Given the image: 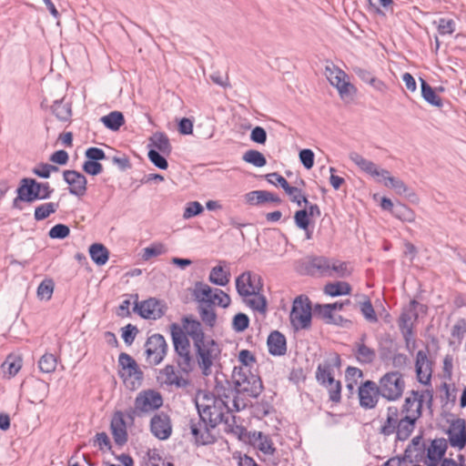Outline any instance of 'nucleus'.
Wrapping results in <instances>:
<instances>
[{"mask_svg": "<svg viewBox=\"0 0 466 466\" xmlns=\"http://www.w3.org/2000/svg\"><path fill=\"white\" fill-rule=\"evenodd\" d=\"M33 187L35 201L48 199L54 192V188L51 187L48 182H38L35 179Z\"/></svg>", "mask_w": 466, "mask_h": 466, "instance_id": "obj_46", "label": "nucleus"}, {"mask_svg": "<svg viewBox=\"0 0 466 466\" xmlns=\"http://www.w3.org/2000/svg\"><path fill=\"white\" fill-rule=\"evenodd\" d=\"M101 122L111 130H117L124 124V116L118 111H113L101 117Z\"/></svg>", "mask_w": 466, "mask_h": 466, "instance_id": "obj_43", "label": "nucleus"}, {"mask_svg": "<svg viewBox=\"0 0 466 466\" xmlns=\"http://www.w3.org/2000/svg\"><path fill=\"white\" fill-rule=\"evenodd\" d=\"M314 311L328 324L340 325L343 321L342 317L334 313L328 304L315 305Z\"/></svg>", "mask_w": 466, "mask_h": 466, "instance_id": "obj_35", "label": "nucleus"}, {"mask_svg": "<svg viewBox=\"0 0 466 466\" xmlns=\"http://www.w3.org/2000/svg\"><path fill=\"white\" fill-rule=\"evenodd\" d=\"M424 401H427L429 406L431 405L432 394L431 391H410V395L405 399L400 414L409 416L418 420L421 416V409Z\"/></svg>", "mask_w": 466, "mask_h": 466, "instance_id": "obj_13", "label": "nucleus"}, {"mask_svg": "<svg viewBox=\"0 0 466 466\" xmlns=\"http://www.w3.org/2000/svg\"><path fill=\"white\" fill-rule=\"evenodd\" d=\"M54 281L50 279H44L37 288V297L40 299L49 300L54 292Z\"/></svg>", "mask_w": 466, "mask_h": 466, "instance_id": "obj_52", "label": "nucleus"}, {"mask_svg": "<svg viewBox=\"0 0 466 466\" xmlns=\"http://www.w3.org/2000/svg\"><path fill=\"white\" fill-rule=\"evenodd\" d=\"M351 273V268L345 261L329 258L327 278H346Z\"/></svg>", "mask_w": 466, "mask_h": 466, "instance_id": "obj_34", "label": "nucleus"}, {"mask_svg": "<svg viewBox=\"0 0 466 466\" xmlns=\"http://www.w3.org/2000/svg\"><path fill=\"white\" fill-rule=\"evenodd\" d=\"M416 372L418 380L422 384H428L431 378V363L427 352L419 350L416 357Z\"/></svg>", "mask_w": 466, "mask_h": 466, "instance_id": "obj_26", "label": "nucleus"}, {"mask_svg": "<svg viewBox=\"0 0 466 466\" xmlns=\"http://www.w3.org/2000/svg\"><path fill=\"white\" fill-rule=\"evenodd\" d=\"M1 368L4 373L8 375V378H12L21 370L22 359L19 356L10 354L6 357L5 360L1 365Z\"/></svg>", "mask_w": 466, "mask_h": 466, "instance_id": "obj_38", "label": "nucleus"}, {"mask_svg": "<svg viewBox=\"0 0 466 466\" xmlns=\"http://www.w3.org/2000/svg\"><path fill=\"white\" fill-rule=\"evenodd\" d=\"M341 365L340 357L337 353H332L323 362L319 363L317 371V381L326 387L329 393L330 400L338 402L340 400L341 384L336 380L333 376V369H339Z\"/></svg>", "mask_w": 466, "mask_h": 466, "instance_id": "obj_4", "label": "nucleus"}, {"mask_svg": "<svg viewBox=\"0 0 466 466\" xmlns=\"http://www.w3.org/2000/svg\"><path fill=\"white\" fill-rule=\"evenodd\" d=\"M238 361L241 364L238 368H248L251 370L256 363V359L249 350H242L238 353Z\"/></svg>", "mask_w": 466, "mask_h": 466, "instance_id": "obj_58", "label": "nucleus"}, {"mask_svg": "<svg viewBox=\"0 0 466 466\" xmlns=\"http://www.w3.org/2000/svg\"><path fill=\"white\" fill-rule=\"evenodd\" d=\"M230 276L227 261L220 260L217 266L210 269L208 281L216 286L225 287L229 283Z\"/></svg>", "mask_w": 466, "mask_h": 466, "instance_id": "obj_25", "label": "nucleus"}, {"mask_svg": "<svg viewBox=\"0 0 466 466\" xmlns=\"http://www.w3.org/2000/svg\"><path fill=\"white\" fill-rule=\"evenodd\" d=\"M198 313L201 320L210 328L214 327L217 321V313L213 307L198 305Z\"/></svg>", "mask_w": 466, "mask_h": 466, "instance_id": "obj_49", "label": "nucleus"}, {"mask_svg": "<svg viewBox=\"0 0 466 466\" xmlns=\"http://www.w3.org/2000/svg\"><path fill=\"white\" fill-rule=\"evenodd\" d=\"M267 345L268 351L273 356H282L287 351L285 336L278 330L272 331L268 337Z\"/></svg>", "mask_w": 466, "mask_h": 466, "instance_id": "obj_30", "label": "nucleus"}, {"mask_svg": "<svg viewBox=\"0 0 466 466\" xmlns=\"http://www.w3.org/2000/svg\"><path fill=\"white\" fill-rule=\"evenodd\" d=\"M147 466H174V464L164 459L158 450L151 449L147 451Z\"/></svg>", "mask_w": 466, "mask_h": 466, "instance_id": "obj_51", "label": "nucleus"}, {"mask_svg": "<svg viewBox=\"0 0 466 466\" xmlns=\"http://www.w3.org/2000/svg\"><path fill=\"white\" fill-rule=\"evenodd\" d=\"M236 289L243 301L252 309L265 312L267 301L260 294V277L251 271H245L236 279Z\"/></svg>", "mask_w": 466, "mask_h": 466, "instance_id": "obj_2", "label": "nucleus"}, {"mask_svg": "<svg viewBox=\"0 0 466 466\" xmlns=\"http://www.w3.org/2000/svg\"><path fill=\"white\" fill-rule=\"evenodd\" d=\"M174 326H176L177 329H179L185 334L187 339L188 337L191 338L193 346L210 339L205 336L202 325L198 320L190 318H185L183 319V329L177 327L176 324H173L171 327V331L173 330Z\"/></svg>", "mask_w": 466, "mask_h": 466, "instance_id": "obj_21", "label": "nucleus"}, {"mask_svg": "<svg viewBox=\"0 0 466 466\" xmlns=\"http://www.w3.org/2000/svg\"><path fill=\"white\" fill-rule=\"evenodd\" d=\"M232 379L235 390L251 398H257L263 386L259 376L248 368H234Z\"/></svg>", "mask_w": 466, "mask_h": 466, "instance_id": "obj_8", "label": "nucleus"}, {"mask_svg": "<svg viewBox=\"0 0 466 466\" xmlns=\"http://www.w3.org/2000/svg\"><path fill=\"white\" fill-rule=\"evenodd\" d=\"M286 194L289 197L290 200L296 203L298 206H301L302 203L305 205L309 204L308 198L302 195L301 190L296 187H292L290 185L288 186L285 189Z\"/></svg>", "mask_w": 466, "mask_h": 466, "instance_id": "obj_55", "label": "nucleus"}, {"mask_svg": "<svg viewBox=\"0 0 466 466\" xmlns=\"http://www.w3.org/2000/svg\"><path fill=\"white\" fill-rule=\"evenodd\" d=\"M149 426L153 436L160 441L167 440L172 434L170 417L163 411L156 413L151 418Z\"/></svg>", "mask_w": 466, "mask_h": 466, "instance_id": "obj_18", "label": "nucleus"}, {"mask_svg": "<svg viewBox=\"0 0 466 466\" xmlns=\"http://www.w3.org/2000/svg\"><path fill=\"white\" fill-rule=\"evenodd\" d=\"M59 208L58 202H46L35 208L34 218L36 221L47 218L50 215L56 212Z\"/></svg>", "mask_w": 466, "mask_h": 466, "instance_id": "obj_41", "label": "nucleus"}, {"mask_svg": "<svg viewBox=\"0 0 466 466\" xmlns=\"http://www.w3.org/2000/svg\"><path fill=\"white\" fill-rule=\"evenodd\" d=\"M149 141L148 147H152L151 149H156L164 155H168L171 152L169 139L164 133H155Z\"/></svg>", "mask_w": 466, "mask_h": 466, "instance_id": "obj_37", "label": "nucleus"}, {"mask_svg": "<svg viewBox=\"0 0 466 466\" xmlns=\"http://www.w3.org/2000/svg\"><path fill=\"white\" fill-rule=\"evenodd\" d=\"M325 75L329 83L335 86L342 99L350 96L356 92L353 85L348 80L346 73L332 63L325 66Z\"/></svg>", "mask_w": 466, "mask_h": 466, "instance_id": "obj_14", "label": "nucleus"}, {"mask_svg": "<svg viewBox=\"0 0 466 466\" xmlns=\"http://www.w3.org/2000/svg\"><path fill=\"white\" fill-rule=\"evenodd\" d=\"M34 185L35 179L30 177H24L20 180L16 188V197L13 200V208L21 209V202L33 203L35 202L34 197Z\"/></svg>", "mask_w": 466, "mask_h": 466, "instance_id": "obj_22", "label": "nucleus"}, {"mask_svg": "<svg viewBox=\"0 0 466 466\" xmlns=\"http://www.w3.org/2000/svg\"><path fill=\"white\" fill-rule=\"evenodd\" d=\"M172 340L176 353L177 369L173 365H166L158 371L157 381L162 386L180 389L189 385L188 375L195 369V359L191 352L189 339L185 334L174 326Z\"/></svg>", "mask_w": 466, "mask_h": 466, "instance_id": "obj_1", "label": "nucleus"}, {"mask_svg": "<svg viewBox=\"0 0 466 466\" xmlns=\"http://www.w3.org/2000/svg\"><path fill=\"white\" fill-rule=\"evenodd\" d=\"M111 431L115 441L117 444H123L127 440V433L126 430V422L124 414L121 411H116L111 420Z\"/></svg>", "mask_w": 466, "mask_h": 466, "instance_id": "obj_29", "label": "nucleus"}, {"mask_svg": "<svg viewBox=\"0 0 466 466\" xmlns=\"http://www.w3.org/2000/svg\"><path fill=\"white\" fill-rule=\"evenodd\" d=\"M420 86L421 96L423 99L431 106L441 107L443 105L441 98L436 94L434 89L422 78H420Z\"/></svg>", "mask_w": 466, "mask_h": 466, "instance_id": "obj_39", "label": "nucleus"}, {"mask_svg": "<svg viewBox=\"0 0 466 466\" xmlns=\"http://www.w3.org/2000/svg\"><path fill=\"white\" fill-rule=\"evenodd\" d=\"M424 451V443L420 436L414 437L411 440L410 444L405 450V459H410L411 461L412 458H417L421 455Z\"/></svg>", "mask_w": 466, "mask_h": 466, "instance_id": "obj_45", "label": "nucleus"}, {"mask_svg": "<svg viewBox=\"0 0 466 466\" xmlns=\"http://www.w3.org/2000/svg\"><path fill=\"white\" fill-rule=\"evenodd\" d=\"M192 295L198 304L213 308L218 306L227 309L231 303V299L228 293L220 289H214L203 281L195 283Z\"/></svg>", "mask_w": 466, "mask_h": 466, "instance_id": "obj_7", "label": "nucleus"}, {"mask_svg": "<svg viewBox=\"0 0 466 466\" xmlns=\"http://www.w3.org/2000/svg\"><path fill=\"white\" fill-rule=\"evenodd\" d=\"M356 348V357L360 362L371 363L375 360V350L366 346L363 342L357 343Z\"/></svg>", "mask_w": 466, "mask_h": 466, "instance_id": "obj_44", "label": "nucleus"}, {"mask_svg": "<svg viewBox=\"0 0 466 466\" xmlns=\"http://www.w3.org/2000/svg\"><path fill=\"white\" fill-rule=\"evenodd\" d=\"M434 24L440 35H451L455 31V22L452 19L440 18Z\"/></svg>", "mask_w": 466, "mask_h": 466, "instance_id": "obj_56", "label": "nucleus"}, {"mask_svg": "<svg viewBox=\"0 0 466 466\" xmlns=\"http://www.w3.org/2000/svg\"><path fill=\"white\" fill-rule=\"evenodd\" d=\"M350 290V286L343 281L330 282L324 287L325 294L331 297L347 295Z\"/></svg>", "mask_w": 466, "mask_h": 466, "instance_id": "obj_42", "label": "nucleus"}, {"mask_svg": "<svg viewBox=\"0 0 466 466\" xmlns=\"http://www.w3.org/2000/svg\"><path fill=\"white\" fill-rule=\"evenodd\" d=\"M165 309L161 301L151 298L142 302L136 303L134 310L144 319H157L164 315Z\"/></svg>", "mask_w": 466, "mask_h": 466, "instance_id": "obj_20", "label": "nucleus"}, {"mask_svg": "<svg viewBox=\"0 0 466 466\" xmlns=\"http://www.w3.org/2000/svg\"><path fill=\"white\" fill-rule=\"evenodd\" d=\"M312 307L308 297L299 296L293 301L290 322L295 329H306L310 327Z\"/></svg>", "mask_w": 466, "mask_h": 466, "instance_id": "obj_11", "label": "nucleus"}, {"mask_svg": "<svg viewBox=\"0 0 466 466\" xmlns=\"http://www.w3.org/2000/svg\"><path fill=\"white\" fill-rule=\"evenodd\" d=\"M203 210H204V208L199 202H198V201L189 202L184 210L183 218L189 219L195 216L201 214L203 212Z\"/></svg>", "mask_w": 466, "mask_h": 466, "instance_id": "obj_63", "label": "nucleus"}, {"mask_svg": "<svg viewBox=\"0 0 466 466\" xmlns=\"http://www.w3.org/2000/svg\"><path fill=\"white\" fill-rule=\"evenodd\" d=\"M360 311L368 321L371 323L378 321L377 315L370 300L367 299L360 304Z\"/></svg>", "mask_w": 466, "mask_h": 466, "instance_id": "obj_60", "label": "nucleus"}, {"mask_svg": "<svg viewBox=\"0 0 466 466\" xmlns=\"http://www.w3.org/2000/svg\"><path fill=\"white\" fill-rule=\"evenodd\" d=\"M417 420L406 415H400L397 407L389 406L386 410V419L380 427V432L385 436L396 433L400 441L407 440L415 428Z\"/></svg>", "mask_w": 466, "mask_h": 466, "instance_id": "obj_3", "label": "nucleus"}, {"mask_svg": "<svg viewBox=\"0 0 466 466\" xmlns=\"http://www.w3.org/2000/svg\"><path fill=\"white\" fill-rule=\"evenodd\" d=\"M147 157L149 160L158 168L167 169L168 163L167 159L156 149H149Z\"/></svg>", "mask_w": 466, "mask_h": 466, "instance_id": "obj_62", "label": "nucleus"}, {"mask_svg": "<svg viewBox=\"0 0 466 466\" xmlns=\"http://www.w3.org/2000/svg\"><path fill=\"white\" fill-rule=\"evenodd\" d=\"M246 201L250 205H260L265 202L280 203V198L266 190H254L245 196Z\"/></svg>", "mask_w": 466, "mask_h": 466, "instance_id": "obj_32", "label": "nucleus"}, {"mask_svg": "<svg viewBox=\"0 0 466 466\" xmlns=\"http://www.w3.org/2000/svg\"><path fill=\"white\" fill-rule=\"evenodd\" d=\"M392 214L395 218L405 222H413L415 220V213L408 206L398 204L392 209Z\"/></svg>", "mask_w": 466, "mask_h": 466, "instance_id": "obj_48", "label": "nucleus"}, {"mask_svg": "<svg viewBox=\"0 0 466 466\" xmlns=\"http://www.w3.org/2000/svg\"><path fill=\"white\" fill-rule=\"evenodd\" d=\"M145 347L147 360L152 365L159 364L167 354V345L164 337L160 334L150 336Z\"/></svg>", "mask_w": 466, "mask_h": 466, "instance_id": "obj_16", "label": "nucleus"}, {"mask_svg": "<svg viewBox=\"0 0 466 466\" xmlns=\"http://www.w3.org/2000/svg\"><path fill=\"white\" fill-rule=\"evenodd\" d=\"M378 386L382 398L395 401L401 398L406 385L401 373L390 371L380 379Z\"/></svg>", "mask_w": 466, "mask_h": 466, "instance_id": "obj_10", "label": "nucleus"}, {"mask_svg": "<svg viewBox=\"0 0 466 466\" xmlns=\"http://www.w3.org/2000/svg\"><path fill=\"white\" fill-rule=\"evenodd\" d=\"M360 405L364 409H373L379 401L380 390L378 384L372 380H366L359 387Z\"/></svg>", "mask_w": 466, "mask_h": 466, "instance_id": "obj_19", "label": "nucleus"}, {"mask_svg": "<svg viewBox=\"0 0 466 466\" xmlns=\"http://www.w3.org/2000/svg\"><path fill=\"white\" fill-rule=\"evenodd\" d=\"M70 234V229L66 225L56 224L52 227L48 232L51 238L64 239Z\"/></svg>", "mask_w": 466, "mask_h": 466, "instance_id": "obj_57", "label": "nucleus"}, {"mask_svg": "<svg viewBox=\"0 0 466 466\" xmlns=\"http://www.w3.org/2000/svg\"><path fill=\"white\" fill-rule=\"evenodd\" d=\"M65 181L69 185V193L82 197L86 191V177L76 170H65L63 173Z\"/></svg>", "mask_w": 466, "mask_h": 466, "instance_id": "obj_23", "label": "nucleus"}, {"mask_svg": "<svg viewBox=\"0 0 466 466\" xmlns=\"http://www.w3.org/2000/svg\"><path fill=\"white\" fill-rule=\"evenodd\" d=\"M89 254L92 260L98 266L105 265L108 260V250L99 243H95L89 248Z\"/></svg>", "mask_w": 466, "mask_h": 466, "instance_id": "obj_40", "label": "nucleus"}, {"mask_svg": "<svg viewBox=\"0 0 466 466\" xmlns=\"http://www.w3.org/2000/svg\"><path fill=\"white\" fill-rule=\"evenodd\" d=\"M350 159L363 172L372 177L376 182L388 186L391 175L389 170L380 168L374 162L363 157L357 152L350 154Z\"/></svg>", "mask_w": 466, "mask_h": 466, "instance_id": "obj_15", "label": "nucleus"}, {"mask_svg": "<svg viewBox=\"0 0 466 466\" xmlns=\"http://www.w3.org/2000/svg\"><path fill=\"white\" fill-rule=\"evenodd\" d=\"M53 171H58V167L49 164H40L32 170L33 174L42 178H48Z\"/></svg>", "mask_w": 466, "mask_h": 466, "instance_id": "obj_64", "label": "nucleus"}, {"mask_svg": "<svg viewBox=\"0 0 466 466\" xmlns=\"http://www.w3.org/2000/svg\"><path fill=\"white\" fill-rule=\"evenodd\" d=\"M447 448V440L443 438L433 440L427 450L428 466H437V464L443 460L442 458Z\"/></svg>", "mask_w": 466, "mask_h": 466, "instance_id": "obj_24", "label": "nucleus"}, {"mask_svg": "<svg viewBox=\"0 0 466 466\" xmlns=\"http://www.w3.org/2000/svg\"><path fill=\"white\" fill-rule=\"evenodd\" d=\"M248 437L253 447L264 454L272 455L275 452L276 449L273 446V442L269 436L262 433L261 431H255Z\"/></svg>", "mask_w": 466, "mask_h": 466, "instance_id": "obj_28", "label": "nucleus"}, {"mask_svg": "<svg viewBox=\"0 0 466 466\" xmlns=\"http://www.w3.org/2000/svg\"><path fill=\"white\" fill-rule=\"evenodd\" d=\"M418 305V302L415 300H411L409 304V306L404 309L402 311L400 318V323L399 327L401 332H405L408 335L410 334V330L412 329L413 322L417 319L418 315L416 312V306Z\"/></svg>", "mask_w": 466, "mask_h": 466, "instance_id": "obj_31", "label": "nucleus"}, {"mask_svg": "<svg viewBox=\"0 0 466 466\" xmlns=\"http://www.w3.org/2000/svg\"><path fill=\"white\" fill-rule=\"evenodd\" d=\"M163 405L161 394L154 390L140 391L134 402V408L127 412L128 419L133 421L136 416L152 412Z\"/></svg>", "mask_w": 466, "mask_h": 466, "instance_id": "obj_9", "label": "nucleus"}, {"mask_svg": "<svg viewBox=\"0 0 466 466\" xmlns=\"http://www.w3.org/2000/svg\"><path fill=\"white\" fill-rule=\"evenodd\" d=\"M201 420L208 422L211 429L225 420L229 413V403L223 399H206L196 403Z\"/></svg>", "mask_w": 466, "mask_h": 466, "instance_id": "obj_6", "label": "nucleus"}, {"mask_svg": "<svg viewBox=\"0 0 466 466\" xmlns=\"http://www.w3.org/2000/svg\"><path fill=\"white\" fill-rule=\"evenodd\" d=\"M52 111L56 116L62 121H66L71 116V108L67 104L62 101H56L52 106Z\"/></svg>", "mask_w": 466, "mask_h": 466, "instance_id": "obj_54", "label": "nucleus"}, {"mask_svg": "<svg viewBox=\"0 0 466 466\" xmlns=\"http://www.w3.org/2000/svg\"><path fill=\"white\" fill-rule=\"evenodd\" d=\"M208 423L201 420V419L198 422H191V434L198 444L206 445L214 441V437L210 433Z\"/></svg>", "mask_w": 466, "mask_h": 466, "instance_id": "obj_27", "label": "nucleus"}, {"mask_svg": "<svg viewBox=\"0 0 466 466\" xmlns=\"http://www.w3.org/2000/svg\"><path fill=\"white\" fill-rule=\"evenodd\" d=\"M447 443L461 451L466 447V421L463 419H457L451 422L447 430Z\"/></svg>", "mask_w": 466, "mask_h": 466, "instance_id": "obj_17", "label": "nucleus"}, {"mask_svg": "<svg viewBox=\"0 0 466 466\" xmlns=\"http://www.w3.org/2000/svg\"><path fill=\"white\" fill-rule=\"evenodd\" d=\"M195 366L197 365L202 375L208 377L212 374L213 367L219 361L221 350L219 345L209 339L194 346Z\"/></svg>", "mask_w": 466, "mask_h": 466, "instance_id": "obj_5", "label": "nucleus"}, {"mask_svg": "<svg viewBox=\"0 0 466 466\" xmlns=\"http://www.w3.org/2000/svg\"><path fill=\"white\" fill-rule=\"evenodd\" d=\"M56 364L57 360L55 355L51 353L44 354L38 361L39 370L44 373L54 372L56 370Z\"/></svg>", "mask_w": 466, "mask_h": 466, "instance_id": "obj_50", "label": "nucleus"}, {"mask_svg": "<svg viewBox=\"0 0 466 466\" xmlns=\"http://www.w3.org/2000/svg\"><path fill=\"white\" fill-rule=\"evenodd\" d=\"M242 159L245 162L251 164L257 167H262L267 164V160L264 155L261 152L255 149H249L246 151L242 156Z\"/></svg>", "mask_w": 466, "mask_h": 466, "instance_id": "obj_47", "label": "nucleus"}, {"mask_svg": "<svg viewBox=\"0 0 466 466\" xmlns=\"http://www.w3.org/2000/svg\"><path fill=\"white\" fill-rule=\"evenodd\" d=\"M249 324L248 317L244 313H238L232 320V329L237 332L244 331Z\"/></svg>", "mask_w": 466, "mask_h": 466, "instance_id": "obj_59", "label": "nucleus"}, {"mask_svg": "<svg viewBox=\"0 0 466 466\" xmlns=\"http://www.w3.org/2000/svg\"><path fill=\"white\" fill-rule=\"evenodd\" d=\"M388 184L389 185L385 187L393 189L398 195H405L408 193L409 187L407 185L396 177L391 176Z\"/></svg>", "mask_w": 466, "mask_h": 466, "instance_id": "obj_61", "label": "nucleus"}, {"mask_svg": "<svg viewBox=\"0 0 466 466\" xmlns=\"http://www.w3.org/2000/svg\"><path fill=\"white\" fill-rule=\"evenodd\" d=\"M225 401H228L229 403V412L240 411L244 410L246 407H248L250 403V397L244 395L243 393L238 392L237 390H235V391L232 392L231 396L227 395L225 396Z\"/></svg>", "mask_w": 466, "mask_h": 466, "instance_id": "obj_36", "label": "nucleus"}, {"mask_svg": "<svg viewBox=\"0 0 466 466\" xmlns=\"http://www.w3.org/2000/svg\"><path fill=\"white\" fill-rule=\"evenodd\" d=\"M167 251V247L160 242L153 243L144 248L143 258L148 260L153 257H157L165 254Z\"/></svg>", "mask_w": 466, "mask_h": 466, "instance_id": "obj_53", "label": "nucleus"}, {"mask_svg": "<svg viewBox=\"0 0 466 466\" xmlns=\"http://www.w3.org/2000/svg\"><path fill=\"white\" fill-rule=\"evenodd\" d=\"M329 258L324 256H307L296 261V270L301 275L327 277Z\"/></svg>", "mask_w": 466, "mask_h": 466, "instance_id": "obj_12", "label": "nucleus"}, {"mask_svg": "<svg viewBox=\"0 0 466 466\" xmlns=\"http://www.w3.org/2000/svg\"><path fill=\"white\" fill-rule=\"evenodd\" d=\"M224 424V431L228 433H231L239 440H245L248 436V431L245 427L237 423L236 416L229 412L225 420H222Z\"/></svg>", "mask_w": 466, "mask_h": 466, "instance_id": "obj_33", "label": "nucleus"}]
</instances>
